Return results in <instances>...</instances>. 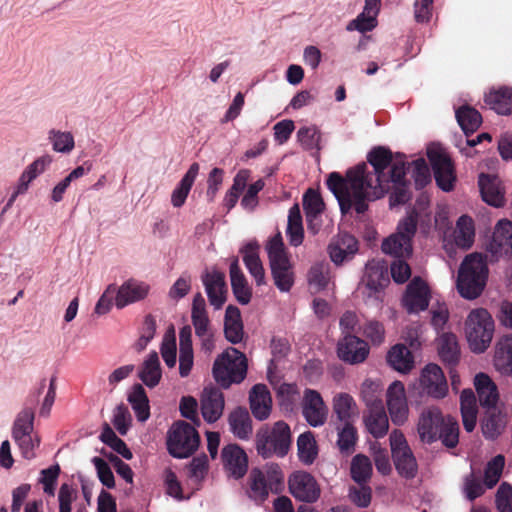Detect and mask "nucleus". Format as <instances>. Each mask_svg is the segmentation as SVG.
Instances as JSON below:
<instances>
[{"label": "nucleus", "mask_w": 512, "mask_h": 512, "mask_svg": "<svg viewBox=\"0 0 512 512\" xmlns=\"http://www.w3.org/2000/svg\"><path fill=\"white\" fill-rule=\"evenodd\" d=\"M202 281L210 304L215 309L221 308L226 301L227 293L224 273L216 270L206 272L202 276Z\"/></svg>", "instance_id": "4be33fe9"}, {"label": "nucleus", "mask_w": 512, "mask_h": 512, "mask_svg": "<svg viewBox=\"0 0 512 512\" xmlns=\"http://www.w3.org/2000/svg\"><path fill=\"white\" fill-rule=\"evenodd\" d=\"M138 377L149 388L156 387L162 377L160 361L157 352H151L143 362Z\"/></svg>", "instance_id": "72a5a7b5"}, {"label": "nucleus", "mask_w": 512, "mask_h": 512, "mask_svg": "<svg viewBox=\"0 0 512 512\" xmlns=\"http://www.w3.org/2000/svg\"><path fill=\"white\" fill-rule=\"evenodd\" d=\"M191 319L195 328V334L201 339L203 348L208 351L212 350L214 347L213 332L208 315L191 316Z\"/></svg>", "instance_id": "5fc2aeb1"}, {"label": "nucleus", "mask_w": 512, "mask_h": 512, "mask_svg": "<svg viewBox=\"0 0 512 512\" xmlns=\"http://www.w3.org/2000/svg\"><path fill=\"white\" fill-rule=\"evenodd\" d=\"M372 470V463L366 455L357 454L352 458L350 475L357 484H367L371 479Z\"/></svg>", "instance_id": "de8ad7c7"}, {"label": "nucleus", "mask_w": 512, "mask_h": 512, "mask_svg": "<svg viewBox=\"0 0 512 512\" xmlns=\"http://www.w3.org/2000/svg\"><path fill=\"white\" fill-rule=\"evenodd\" d=\"M382 251L395 258H408L413 251L412 242L395 233L383 241Z\"/></svg>", "instance_id": "a18cd8bd"}, {"label": "nucleus", "mask_w": 512, "mask_h": 512, "mask_svg": "<svg viewBox=\"0 0 512 512\" xmlns=\"http://www.w3.org/2000/svg\"><path fill=\"white\" fill-rule=\"evenodd\" d=\"M266 250L275 286L281 292L290 291L294 285V271L280 232L269 240Z\"/></svg>", "instance_id": "423d86ee"}, {"label": "nucleus", "mask_w": 512, "mask_h": 512, "mask_svg": "<svg viewBox=\"0 0 512 512\" xmlns=\"http://www.w3.org/2000/svg\"><path fill=\"white\" fill-rule=\"evenodd\" d=\"M505 466V457L501 454L493 457L484 469V485L491 489L499 482Z\"/></svg>", "instance_id": "6e6d98bb"}, {"label": "nucleus", "mask_w": 512, "mask_h": 512, "mask_svg": "<svg viewBox=\"0 0 512 512\" xmlns=\"http://www.w3.org/2000/svg\"><path fill=\"white\" fill-rule=\"evenodd\" d=\"M338 357L349 364L364 362L369 355V346L361 338L347 334L339 340L337 345Z\"/></svg>", "instance_id": "4468645a"}, {"label": "nucleus", "mask_w": 512, "mask_h": 512, "mask_svg": "<svg viewBox=\"0 0 512 512\" xmlns=\"http://www.w3.org/2000/svg\"><path fill=\"white\" fill-rule=\"evenodd\" d=\"M33 429L34 411L31 408H25L14 421L12 437L33 434Z\"/></svg>", "instance_id": "4d7b16f0"}, {"label": "nucleus", "mask_w": 512, "mask_h": 512, "mask_svg": "<svg viewBox=\"0 0 512 512\" xmlns=\"http://www.w3.org/2000/svg\"><path fill=\"white\" fill-rule=\"evenodd\" d=\"M365 425L369 433L374 438L384 437L389 429V421L384 406H376L369 409V414L365 417Z\"/></svg>", "instance_id": "e433bc0d"}, {"label": "nucleus", "mask_w": 512, "mask_h": 512, "mask_svg": "<svg viewBox=\"0 0 512 512\" xmlns=\"http://www.w3.org/2000/svg\"><path fill=\"white\" fill-rule=\"evenodd\" d=\"M485 415L482 420V432L488 439H495L498 437L506 426L505 415L497 408H486Z\"/></svg>", "instance_id": "473e14b6"}, {"label": "nucleus", "mask_w": 512, "mask_h": 512, "mask_svg": "<svg viewBox=\"0 0 512 512\" xmlns=\"http://www.w3.org/2000/svg\"><path fill=\"white\" fill-rule=\"evenodd\" d=\"M286 234L290 245L297 247L302 244L304 239V229L298 204H294L289 209Z\"/></svg>", "instance_id": "79ce46f5"}, {"label": "nucleus", "mask_w": 512, "mask_h": 512, "mask_svg": "<svg viewBox=\"0 0 512 512\" xmlns=\"http://www.w3.org/2000/svg\"><path fill=\"white\" fill-rule=\"evenodd\" d=\"M389 441L392 459L398 474L406 479H413L417 475L418 464L404 434L400 430H393Z\"/></svg>", "instance_id": "1a4fd4ad"}, {"label": "nucleus", "mask_w": 512, "mask_h": 512, "mask_svg": "<svg viewBox=\"0 0 512 512\" xmlns=\"http://www.w3.org/2000/svg\"><path fill=\"white\" fill-rule=\"evenodd\" d=\"M52 157L49 155H44L36 160H34L31 164H29L26 169L22 172L18 184L8 199L5 207L4 212L7 211L15 202L16 198L19 195H22L27 192L30 183L36 179L40 174H42L51 164Z\"/></svg>", "instance_id": "2eb2a0df"}, {"label": "nucleus", "mask_w": 512, "mask_h": 512, "mask_svg": "<svg viewBox=\"0 0 512 512\" xmlns=\"http://www.w3.org/2000/svg\"><path fill=\"white\" fill-rule=\"evenodd\" d=\"M49 139L57 152L69 153L74 148V137L70 132L51 130Z\"/></svg>", "instance_id": "680f3d73"}, {"label": "nucleus", "mask_w": 512, "mask_h": 512, "mask_svg": "<svg viewBox=\"0 0 512 512\" xmlns=\"http://www.w3.org/2000/svg\"><path fill=\"white\" fill-rule=\"evenodd\" d=\"M431 299L428 284L419 276L414 277L406 287L402 305L409 314L425 311Z\"/></svg>", "instance_id": "f8f14e48"}, {"label": "nucleus", "mask_w": 512, "mask_h": 512, "mask_svg": "<svg viewBox=\"0 0 512 512\" xmlns=\"http://www.w3.org/2000/svg\"><path fill=\"white\" fill-rule=\"evenodd\" d=\"M367 162L373 167L369 172L366 163H360L346 172L343 177L338 172L329 174L326 184L336 197L340 211L347 214L354 207L358 214L368 209V201H374L389 192V175L385 172L396 162L390 149L377 146L367 154Z\"/></svg>", "instance_id": "f257e3e1"}, {"label": "nucleus", "mask_w": 512, "mask_h": 512, "mask_svg": "<svg viewBox=\"0 0 512 512\" xmlns=\"http://www.w3.org/2000/svg\"><path fill=\"white\" fill-rule=\"evenodd\" d=\"M498 512H512V486L503 482L496 493Z\"/></svg>", "instance_id": "774afa93"}, {"label": "nucleus", "mask_w": 512, "mask_h": 512, "mask_svg": "<svg viewBox=\"0 0 512 512\" xmlns=\"http://www.w3.org/2000/svg\"><path fill=\"white\" fill-rule=\"evenodd\" d=\"M297 449L299 460L305 465H311L317 455L318 448L311 431L304 432L297 439Z\"/></svg>", "instance_id": "49530a36"}, {"label": "nucleus", "mask_w": 512, "mask_h": 512, "mask_svg": "<svg viewBox=\"0 0 512 512\" xmlns=\"http://www.w3.org/2000/svg\"><path fill=\"white\" fill-rule=\"evenodd\" d=\"M250 409L253 416L263 421L270 416L272 408L271 394L264 384H256L249 393Z\"/></svg>", "instance_id": "b1692460"}, {"label": "nucleus", "mask_w": 512, "mask_h": 512, "mask_svg": "<svg viewBox=\"0 0 512 512\" xmlns=\"http://www.w3.org/2000/svg\"><path fill=\"white\" fill-rule=\"evenodd\" d=\"M485 489L486 486L484 485V481L482 482L480 477L474 472L465 476L463 491L468 500L474 501L476 498L482 496Z\"/></svg>", "instance_id": "bf43d9fd"}, {"label": "nucleus", "mask_w": 512, "mask_h": 512, "mask_svg": "<svg viewBox=\"0 0 512 512\" xmlns=\"http://www.w3.org/2000/svg\"><path fill=\"white\" fill-rule=\"evenodd\" d=\"M358 485V487H350L349 498L358 507L366 508L371 503L372 490L367 484Z\"/></svg>", "instance_id": "338daca9"}, {"label": "nucleus", "mask_w": 512, "mask_h": 512, "mask_svg": "<svg viewBox=\"0 0 512 512\" xmlns=\"http://www.w3.org/2000/svg\"><path fill=\"white\" fill-rule=\"evenodd\" d=\"M229 273L232 291L236 300L242 305L248 304L252 297V291L240 268L238 258L233 259L231 262Z\"/></svg>", "instance_id": "cd10ccee"}, {"label": "nucleus", "mask_w": 512, "mask_h": 512, "mask_svg": "<svg viewBox=\"0 0 512 512\" xmlns=\"http://www.w3.org/2000/svg\"><path fill=\"white\" fill-rule=\"evenodd\" d=\"M338 439L337 446L342 454H351L354 451L358 440L357 429L353 423H344L342 427H337Z\"/></svg>", "instance_id": "603ef678"}, {"label": "nucleus", "mask_w": 512, "mask_h": 512, "mask_svg": "<svg viewBox=\"0 0 512 512\" xmlns=\"http://www.w3.org/2000/svg\"><path fill=\"white\" fill-rule=\"evenodd\" d=\"M418 212L411 210L404 219H402L397 226V234L405 237L407 241H411L416 233L418 224Z\"/></svg>", "instance_id": "0e129e2a"}, {"label": "nucleus", "mask_w": 512, "mask_h": 512, "mask_svg": "<svg viewBox=\"0 0 512 512\" xmlns=\"http://www.w3.org/2000/svg\"><path fill=\"white\" fill-rule=\"evenodd\" d=\"M302 414L313 427L321 426L326 422L328 409L318 391L313 389L304 391Z\"/></svg>", "instance_id": "dca6fc26"}, {"label": "nucleus", "mask_w": 512, "mask_h": 512, "mask_svg": "<svg viewBox=\"0 0 512 512\" xmlns=\"http://www.w3.org/2000/svg\"><path fill=\"white\" fill-rule=\"evenodd\" d=\"M495 367L504 374H512V335L503 336L496 344Z\"/></svg>", "instance_id": "4c0bfd02"}, {"label": "nucleus", "mask_w": 512, "mask_h": 512, "mask_svg": "<svg viewBox=\"0 0 512 512\" xmlns=\"http://www.w3.org/2000/svg\"><path fill=\"white\" fill-rule=\"evenodd\" d=\"M382 390V386L378 381L367 379L362 383L361 398L368 409H374L376 406H384Z\"/></svg>", "instance_id": "864d4df0"}, {"label": "nucleus", "mask_w": 512, "mask_h": 512, "mask_svg": "<svg viewBox=\"0 0 512 512\" xmlns=\"http://www.w3.org/2000/svg\"><path fill=\"white\" fill-rule=\"evenodd\" d=\"M297 139L305 150H312L319 148L321 133L314 125L301 127L297 132Z\"/></svg>", "instance_id": "13d9d810"}, {"label": "nucleus", "mask_w": 512, "mask_h": 512, "mask_svg": "<svg viewBox=\"0 0 512 512\" xmlns=\"http://www.w3.org/2000/svg\"><path fill=\"white\" fill-rule=\"evenodd\" d=\"M427 156L431 163L437 185L445 192L451 191L456 181L451 158L441 149H430L427 152Z\"/></svg>", "instance_id": "9d476101"}, {"label": "nucleus", "mask_w": 512, "mask_h": 512, "mask_svg": "<svg viewBox=\"0 0 512 512\" xmlns=\"http://www.w3.org/2000/svg\"><path fill=\"white\" fill-rule=\"evenodd\" d=\"M199 168L200 167L197 162L192 163L178 186L173 190L171 195V203L174 207H181L185 203L186 198L199 173Z\"/></svg>", "instance_id": "c9c22d12"}, {"label": "nucleus", "mask_w": 512, "mask_h": 512, "mask_svg": "<svg viewBox=\"0 0 512 512\" xmlns=\"http://www.w3.org/2000/svg\"><path fill=\"white\" fill-rule=\"evenodd\" d=\"M224 469L235 479L242 478L248 470V456L238 444H228L221 452Z\"/></svg>", "instance_id": "aec40b11"}, {"label": "nucleus", "mask_w": 512, "mask_h": 512, "mask_svg": "<svg viewBox=\"0 0 512 512\" xmlns=\"http://www.w3.org/2000/svg\"><path fill=\"white\" fill-rule=\"evenodd\" d=\"M247 358L236 348L229 347L219 355L213 364V377L224 389L233 383H241L247 374Z\"/></svg>", "instance_id": "39448f33"}, {"label": "nucleus", "mask_w": 512, "mask_h": 512, "mask_svg": "<svg viewBox=\"0 0 512 512\" xmlns=\"http://www.w3.org/2000/svg\"><path fill=\"white\" fill-rule=\"evenodd\" d=\"M412 165L415 188L422 189L431 181L429 167L423 158L413 161Z\"/></svg>", "instance_id": "69168bd1"}, {"label": "nucleus", "mask_w": 512, "mask_h": 512, "mask_svg": "<svg viewBox=\"0 0 512 512\" xmlns=\"http://www.w3.org/2000/svg\"><path fill=\"white\" fill-rule=\"evenodd\" d=\"M269 489L265 474L258 468L252 469L249 475V497L262 502L268 497Z\"/></svg>", "instance_id": "09e8293b"}, {"label": "nucleus", "mask_w": 512, "mask_h": 512, "mask_svg": "<svg viewBox=\"0 0 512 512\" xmlns=\"http://www.w3.org/2000/svg\"><path fill=\"white\" fill-rule=\"evenodd\" d=\"M420 386L429 396L441 399L448 392V384L442 369L437 364H428L422 370Z\"/></svg>", "instance_id": "f3484780"}, {"label": "nucleus", "mask_w": 512, "mask_h": 512, "mask_svg": "<svg viewBox=\"0 0 512 512\" xmlns=\"http://www.w3.org/2000/svg\"><path fill=\"white\" fill-rule=\"evenodd\" d=\"M488 251L497 258L500 256L512 258V222L510 220L500 219L496 223Z\"/></svg>", "instance_id": "a211bd4d"}, {"label": "nucleus", "mask_w": 512, "mask_h": 512, "mask_svg": "<svg viewBox=\"0 0 512 512\" xmlns=\"http://www.w3.org/2000/svg\"><path fill=\"white\" fill-rule=\"evenodd\" d=\"M224 394L217 387H205L201 396V413L208 423L216 422L223 414Z\"/></svg>", "instance_id": "412c9836"}, {"label": "nucleus", "mask_w": 512, "mask_h": 512, "mask_svg": "<svg viewBox=\"0 0 512 512\" xmlns=\"http://www.w3.org/2000/svg\"><path fill=\"white\" fill-rule=\"evenodd\" d=\"M487 277L486 256L481 253L467 255L458 271V292L466 299L477 298L485 288Z\"/></svg>", "instance_id": "7ed1b4c3"}, {"label": "nucleus", "mask_w": 512, "mask_h": 512, "mask_svg": "<svg viewBox=\"0 0 512 512\" xmlns=\"http://www.w3.org/2000/svg\"><path fill=\"white\" fill-rule=\"evenodd\" d=\"M225 338L232 344H238L243 340L244 328L241 313L238 307L229 305L224 317Z\"/></svg>", "instance_id": "c85d7f7f"}, {"label": "nucleus", "mask_w": 512, "mask_h": 512, "mask_svg": "<svg viewBox=\"0 0 512 512\" xmlns=\"http://www.w3.org/2000/svg\"><path fill=\"white\" fill-rule=\"evenodd\" d=\"M60 472L61 469L58 464L52 465L49 468L41 470L39 483L43 484V490L46 494L50 496L54 495L55 486Z\"/></svg>", "instance_id": "e2e57ef3"}, {"label": "nucleus", "mask_w": 512, "mask_h": 512, "mask_svg": "<svg viewBox=\"0 0 512 512\" xmlns=\"http://www.w3.org/2000/svg\"><path fill=\"white\" fill-rule=\"evenodd\" d=\"M390 206L403 205L411 198L408 181L406 180V162L396 160L389 175Z\"/></svg>", "instance_id": "ddd939ff"}, {"label": "nucleus", "mask_w": 512, "mask_h": 512, "mask_svg": "<svg viewBox=\"0 0 512 512\" xmlns=\"http://www.w3.org/2000/svg\"><path fill=\"white\" fill-rule=\"evenodd\" d=\"M333 411L337 419L344 423H353L358 416V408L353 397L348 393H339L333 398Z\"/></svg>", "instance_id": "2f4dec72"}, {"label": "nucleus", "mask_w": 512, "mask_h": 512, "mask_svg": "<svg viewBox=\"0 0 512 512\" xmlns=\"http://www.w3.org/2000/svg\"><path fill=\"white\" fill-rule=\"evenodd\" d=\"M259 248L256 241H251L241 249L245 266L258 286L265 284V272L259 257Z\"/></svg>", "instance_id": "bb28decb"}, {"label": "nucleus", "mask_w": 512, "mask_h": 512, "mask_svg": "<svg viewBox=\"0 0 512 512\" xmlns=\"http://www.w3.org/2000/svg\"><path fill=\"white\" fill-rule=\"evenodd\" d=\"M455 116L466 136L473 134L482 123V116L478 110L468 105L459 107Z\"/></svg>", "instance_id": "37998d69"}, {"label": "nucleus", "mask_w": 512, "mask_h": 512, "mask_svg": "<svg viewBox=\"0 0 512 512\" xmlns=\"http://www.w3.org/2000/svg\"><path fill=\"white\" fill-rule=\"evenodd\" d=\"M14 441L17 443L22 456L31 460L36 457L35 449L40 445V439L37 435L29 434L13 437Z\"/></svg>", "instance_id": "052dcab7"}, {"label": "nucleus", "mask_w": 512, "mask_h": 512, "mask_svg": "<svg viewBox=\"0 0 512 512\" xmlns=\"http://www.w3.org/2000/svg\"><path fill=\"white\" fill-rule=\"evenodd\" d=\"M330 281L331 267L328 262H319L310 268L308 272V282L316 292L326 289Z\"/></svg>", "instance_id": "8fccbe9b"}, {"label": "nucleus", "mask_w": 512, "mask_h": 512, "mask_svg": "<svg viewBox=\"0 0 512 512\" xmlns=\"http://www.w3.org/2000/svg\"><path fill=\"white\" fill-rule=\"evenodd\" d=\"M485 102L498 114L507 115L512 112V89L502 87L490 92Z\"/></svg>", "instance_id": "c03bdc74"}, {"label": "nucleus", "mask_w": 512, "mask_h": 512, "mask_svg": "<svg viewBox=\"0 0 512 512\" xmlns=\"http://www.w3.org/2000/svg\"><path fill=\"white\" fill-rule=\"evenodd\" d=\"M478 185L484 202L496 208L504 206L505 197L500 189L497 176L481 173L478 178Z\"/></svg>", "instance_id": "a878e982"}, {"label": "nucleus", "mask_w": 512, "mask_h": 512, "mask_svg": "<svg viewBox=\"0 0 512 512\" xmlns=\"http://www.w3.org/2000/svg\"><path fill=\"white\" fill-rule=\"evenodd\" d=\"M230 430L240 440H248L252 435V420L244 407L235 408L228 416Z\"/></svg>", "instance_id": "c756f323"}, {"label": "nucleus", "mask_w": 512, "mask_h": 512, "mask_svg": "<svg viewBox=\"0 0 512 512\" xmlns=\"http://www.w3.org/2000/svg\"><path fill=\"white\" fill-rule=\"evenodd\" d=\"M495 324L490 313L483 308L472 310L465 322V332L470 349L483 353L490 346Z\"/></svg>", "instance_id": "0eeeda50"}, {"label": "nucleus", "mask_w": 512, "mask_h": 512, "mask_svg": "<svg viewBox=\"0 0 512 512\" xmlns=\"http://www.w3.org/2000/svg\"><path fill=\"white\" fill-rule=\"evenodd\" d=\"M200 436L191 424L179 420L173 423L167 435V449L175 458H188L199 447Z\"/></svg>", "instance_id": "6e6552de"}, {"label": "nucleus", "mask_w": 512, "mask_h": 512, "mask_svg": "<svg viewBox=\"0 0 512 512\" xmlns=\"http://www.w3.org/2000/svg\"><path fill=\"white\" fill-rule=\"evenodd\" d=\"M149 292V285L135 279L125 281L116 288L115 305L122 309L125 306L144 299Z\"/></svg>", "instance_id": "5701e85b"}, {"label": "nucleus", "mask_w": 512, "mask_h": 512, "mask_svg": "<svg viewBox=\"0 0 512 512\" xmlns=\"http://www.w3.org/2000/svg\"><path fill=\"white\" fill-rule=\"evenodd\" d=\"M134 413L140 422H145L150 417L149 399L141 384H135L128 395Z\"/></svg>", "instance_id": "a19ab883"}, {"label": "nucleus", "mask_w": 512, "mask_h": 512, "mask_svg": "<svg viewBox=\"0 0 512 512\" xmlns=\"http://www.w3.org/2000/svg\"><path fill=\"white\" fill-rule=\"evenodd\" d=\"M474 384L480 405L484 408L495 407L499 394L492 379L487 374L479 373L475 376Z\"/></svg>", "instance_id": "7c9ffc66"}, {"label": "nucleus", "mask_w": 512, "mask_h": 512, "mask_svg": "<svg viewBox=\"0 0 512 512\" xmlns=\"http://www.w3.org/2000/svg\"><path fill=\"white\" fill-rule=\"evenodd\" d=\"M291 442V430L284 421H277L271 427L268 425L262 426L255 436L256 451L263 459L273 456L280 458L286 456Z\"/></svg>", "instance_id": "20e7f679"}, {"label": "nucleus", "mask_w": 512, "mask_h": 512, "mask_svg": "<svg viewBox=\"0 0 512 512\" xmlns=\"http://www.w3.org/2000/svg\"><path fill=\"white\" fill-rule=\"evenodd\" d=\"M475 227L471 217L462 215L456 223L454 241L457 247L469 249L474 243Z\"/></svg>", "instance_id": "ea45409f"}, {"label": "nucleus", "mask_w": 512, "mask_h": 512, "mask_svg": "<svg viewBox=\"0 0 512 512\" xmlns=\"http://www.w3.org/2000/svg\"><path fill=\"white\" fill-rule=\"evenodd\" d=\"M386 395L392 422L396 425H402L407 420L409 412L403 383L394 381L389 386Z\"/></svg>", "instance_id": "6ab92c4d"}, {"label": "nucleus", "mask_w": 512, "mask_h": 512, "mask_svg": "<svg viewBox=\"0 0 512 512\" xmlns=\"http://www.w3.org/2000/svg\"><path fill=\"white\" fill-rule=\"evenodd\" d=\"M438 354L441 360L449 366H455L460 359L457 338L452 333H443L438 338Z\"/></svg>", "instance_id": "f704fd0d"}, {"label": "nucleus", "mask_w": 512, "mask_h": 512, "mask_svg": "<svg viewBox=\"0 0 512 512\" xmlns=\"http://www.w3.org/2000/svg\"><path fill=\"white\" fill-rule=\"evenodd\" d=\"M292 496L305 503L316 502L321 494L320 486L313 475L305 471H295L288 479Z\"/></svg>", "instance_id": "9b49d317"}, {"label": "nucleus", "mask_w": 512, "mask_h": 512, "mask_svg": "<svg viewBox=\"0 0 512 512\" xmlns=\"http://www.w3.org/2000/svg\"><path fill=\"white\" fill-rule=\"evenodd\" d=\"M417 432L423 443L432 444L441 440L447 448H455L459 443V424L456 418L443 415L440 408H425L418 419Z\"/></svg>", "instance_id": "f03ea898"}, {"label": "nucleus", "mask_w": 512, "mask_h": 512, "mask_svg": "<svg viewBox=\"0 0 512 512\" xmlns=\"http://www.w3.org/2000/svg\"><path fill=\"white\" fill-rule=\"evenodd\" d=\"M358 251L357 239L348 233L339 234L328 246L330 259L336 265H340L343 261L353 256Z\"/></svg>", "instance_id": "393cba45"}, {"label": "nucleus", "mask_w": 512, "mask_h": 512, "mask_svg": "<svg viewBox=\"0 0 512 512\" xmlns=\"http://www.w3.org/2000/svg\"><path fill=\"white\" fill-rule=\"evenodd\" d=\"M390 366L398 372L407 373L414 367L411 351L404 344L393 346L387 355Z\"/></svg>", "instance_id": "58836bf2"}, {"label": "nucleus", "mask_w": 512, "mask_h": 512, "mask_svg": "<svg viewBox=\"0 0 512 512\" xmlns=\"http://www.w3.org/2000/svg\"><path fill=\"white\" fill-rule=\"evenodd\" d=\"M303 208L306 220L310 224L324 210L325 204L319 192L309 188L303 195Z\"/></svg>", "instance_id": "3c124183"}]
</instances>
